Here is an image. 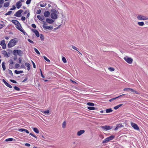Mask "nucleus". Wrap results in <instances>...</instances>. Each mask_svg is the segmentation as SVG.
<instances>
[{
    "label": "nucleus",
    "instance_id": "f257e3e1",
    "mask_svg": "<svg viewBox=\"0 0 148 148\" xmlns=\"http://www.w3.org/2000/svg\"><path fill=\"white\" fill-rule=\"evenodd\" d=\"M11 22L16 25V27L17 29L23 33H25V31L23 29L20 23L18 21L15 20H12Z\"/></svg>",
    "mask_w": 148,
    "mask_h": 148
},
{
    "label": "nucleus",
    "instance_id": "f03ea898",
    "mask_svg": "<svg viewBox=\"0 0 148 148\" xmlns=\"http://www.w3.org/2000/svg\"><path fill=\"white\" fill-rule=\"evenodd\" d=\"M18 42V41L16 38L12 39L9 41L8 44V47L10 48L14 46Z\"/></svg>",
    "mask_w": 148,
    "mask_h": 148
},
{
    "label": "nucleus",
    "instance_id": "7ed1b4c3",
    "mask_svg": "<svg viewBox=\"0 0 148 148\" xmlns=\"http://www.w3.org/2000/svg\"><path fill=\"white\" fill-rule=\"evenodd\" d=\"M51 18L54 19H56L58 17L57 14L58 13V11L55 9L51 10Z\"/></svg>",
    "mask_w": 148,
    "mask_h": 148
},
{
    "label": "nucleus",
    "instance_id": "20e7f679",
    "mask_svg": "<svg viewBox=\"0 0 148 148\" xmlns=\"http://www.w3.org/2000/svg\"><path fill=\"white\" fill-rule=\"evenodd\" d=\"M13 54L15 56H16L18 54L20 56H22L23 54V53L21 50H15L13 51Z\"/></svg>",
    "mask_w": 148,
    "mask_h": 148
},
{
    "label": "nucleus",
    "instance_id": "39448f33",
    "mask_svg": "<svg viewBox=\"0 0 148 148\" xmlns=\"http://www.w3.org/2000/svg\"><path fill=\"white\" fill-rule=\"evenodd\" d=\"M137 19L139 20H148V17L146 16L141 14H139L137 16Z\"/></svg>",
    "mask_w": 148,
    "mask_h": 148
},
{
    "label": "nucleus",
    "instance_id": "423d86ee",
    "mask_svg": "<svg viewBox=\"0 0 148 148\" xmlns=\"http://www.w3.org/2000/svg\"><path fill=\"white\" fill-rule=\"evenodd\" d=\"M114 138V136L113 135L106 138L102 142L103 143H108L109 141L113 140Z\"/></svg>",
    "mask_w": 148,
    "mask_h": 148
},
{
    "label": "nucleus",
    "instance_id": "0eeeda50",
    "mask_svg": "<svg viewBox=\"0 0 148 148\" xmlns=\"http://www.w3.org/2000/svg\"><path fill=\"white\" fill-rule=\"evenodd\" d=\"M124 91H130L132 92H133V93H136L137 94H139L140 93L139 92L134 90L133 89L130 88H125L123 90Z\"/></svg>",
    "mask_w": 148,
    "mask_h": 148
},
{
    "label": "nucleus",
    "instance_id": "6e6552de",
    "mask_svg": "<svg viewBox=\"0 0 148 148\" xmlns=\"http://www.w3.org/2000/svg\"><path fill=\"white\" fill-rule=\"evenodd\" d=\"M100 128L103 130L105 131L109 130L111 129L112 127L108 125H105V126H101Z\"/></svg>",
    "mask_w": 148,
    "mask_h": 148
},
{
    "label": "nucleus",
    "instance_id": "1a4fd4ad",
    "mask_svg": "<svg viewBox=\"0 0 148 148\" xmlns=\"http://www.w3.org/2000/svg\"><path fill=\"white\" fill-rule=\"evenodd\" d=\"M130 123L131 126L134 129L136 130H140L138 126L136 124L132 122H131Z\"/></svg>",
    "mask_w": 148,
    "mask_h": 148
},
{
    "label": "nucleus",
    "instance_id": "9d476101",
    "mask_svg": "<svg viewBox=\"0 0 148 148\" xmlns=\"http://www.w3.org/2000/svg\"><path fill=\"white\" fill-rule=\"evenodd\" d=\"M124 59L127 63L129 64H131L133 61V59L132 58H129L127 56L125 57Z\"/></svg>",
    "mask_w": 148,
    "mask_h": 148
},
{
    "label": "nucleus",
    "instance_id": "9b49d317",
    "mask_svg": "<svg viewBox=\"0 0 148 148\" xmlns=\"http://www.w3.org/2000/svg\"><path fill=\"white\" fill-rule=\"evenodd\" d=\"M23 11L22 10H20L17 11L16 13L14 14V16L19 17L21 16V14Z\"/></svg>",
    "mask_w": 148,
    "mask_h": 148
},
{
    "label": "nucleus",
    "instance_id": "f8f14e48",
    "mask_svg": "<svg viewBox=\"0 0 148 148\" xmlns=\"http://www.w3.org/2000/svg\"><path fill=\"white\" fill-rule=\"evenodd\" d=\"M0 45L2 46V48L5 49L6 48V45L5 43V40H3L0 42Z\"/></svg>",
    "mask_w": 148,
    "mask_h": 148
},
{
    "label": "nucleus",
    "instance_id": "ddd939ff",
    "mask_svg": "<svg viewBox=\"0 0 148 148\" xmlns=\"http://www.w3.org/2000/svg\"><path fill=\"white\" fill-rule=\"evenodd\" d=\"M32 31L34 33L36 36L38 37H39L40 36V34L39 32L36 29H31Z\"/></svg>",
    "mask_w": 148,
    "mask_h": 148
},
{
    "label": "nucleus",
    "instance_id": "4468645a",
    "mask_svg": "<svg viewBox=\"0 0 148 148\" xmlns=\"http://www.w3.org/2000/svg\"><path fill=\"white\" fill-rule=\"evenodd\" d=\"M42 27L45 30L47 29H53V27L51 26H47L46 25H43Z\"/></svg>",
    "mask_w": 148,
    "mask_h": 148
},
{
    "label": "nucleus",
    "instance_id": "2eb2a0df",
    "mask_svg": "<svg viewBox=\"0 0 148 148\" xmlns=\"http://www.w3.org/2000/svg\"><path fill=\"white\" fill-rule=\"evenodd\" d=\"M22 5V4L21 3V2L20 1L17 2L16 4V7L18 9L21 8Z\"/></svg>",
    "mask_w": 148,
    "mask_h": 148
},
{
    "label": "nucleus",
    "instance_id": "dca6fc26",
    "mask_svg": "<svg viewBox=\"0 0 148 148\" xmlns=\"http://www.w3.org/2000/svg\"><path fill=\"white\" fill-rule=\"evenodd\" d=\"M2 81L7 87L10 88L12 87V86L7 82L4 79H2Z\"/></svg>",
    "mask_w": 148,
    "mask_h": 148
},
{
    "label": "nucleus",
    "instance_id": "f3484780",
    "mask_svg": "<svg viewBox=\"0 0 148 148\" xmlns=\"http://www.w3.org/2000/svg\"><path fill=\"white\" fill-rule=\"evenodd\" d=\"M37 18H38V19L40 21H43V20L45 19V17L44 16H40V15H38L37 16Z\"/></svg>",
    "mask_w": 148,
    "mask_h": 148
},
{
    "label": "nucleus",
    "instance_id": "a211bd4d",
    "mask_svg": "<svg viewBox=\"0 0 148 148\" xmlns=\"http://www.w3.org/2000/svg\"><path fill=\"white\" fill-rule=\"evenodd\" d=\"M46 21L49 24H52L54 22V21L53 20L48 18L46 19Z\"/></svg>",
    "mask_w": 148,
    "mask_h": 148
},
{
    "label": "nucleus",
    "instance_id": "6ab92c4d",
    "mask_svg": "<svg viewBox=\"0 0 148 148\" xmlns=\"http://www.w3.org/2000/svg\"><path fill=\"white\" fill-rule=\"evenodd\" d=\"M18 130L19 132H23V131H25V132L26 133H27V134H29V131L25 129H23V128L20 129H19Z\"/></svg>",
    "mask_w": 148,
    "mask_h": 148
},
{
    "label": "nucleus",
    "instance_id": "aec40b11",
    "mask_svg": "<svg viewBox=\"0 0 148 148\" xmlns=\"http://www.w3.org/2000/svg\"><path fill=\"white\" fill-rule=\"evenodd\" d=\"M85 132V131L84 130H80L77 133V135L80 136L82 134L84 133Z\"/></svg>",
    "mask_w": 148,
    "mask_h": 148
},
{
    "label": "nucleus",
    "instance_id": "412c9836",
    "mask_svg": "<svg viewBox=\"0 0 148 148\" xmlns=\"http://www.w3.org/2000/svg\"><path fill=\"white\" fill-rule=\"evenodd\" d=\"M50 12L48 11H46L44 13V15L46 17H48L50 15Z\"/></svg>",
    "mask_w": 148,
    "mask_h": 148
},
{
    "label": "nucleus",
    "instance_id": "4be33fe9",
    "mask_svg": "<svg viewBox=\"0 0 148 148\" xmlns=\"http://www.w3.org/2000/svg\"><path fill=\"white\" fill-rule=\"evenodd\" d=\"M125 95V94H122V95H120L119 96H118V97H117L113 98H112V99H111L110 100H109V101L110 102H111V101L114 100L118 98H119L120 97H121L122 96H124V95Z\"/></svg>",
    "mask_w": 148,
    "mask_h": 148
},
{
    "label": "nucleus",
    "instance_id": "5701e85b",
    "mask_svg": "<svg viewBox=\"0 0 148 148\" xmlns=\"http://www.w3.org/2000/svg\"><path fill=\"white\" fill-rule=\"evenodd\" d=\"M25 65L27 67V69L28 71H29L30 69V64L26 62L25 64Z\"/></svg>",
    "mask_w": 148,
    "mask_h": 148
},
{
    "label": "nucleus",
    "instance_id": "b1692460",
    "mask_svg": "<svg viewBox=\"0 0 148 148\" xmlns=\"http://www.w3.org/2000/svg\"><path fill=\"white\" fill-rule=\"evenodd\" d=\"M2 53L5 56L7 57H9V56L8 55L7 52L5 51H2Z\"/></svg>",
    "mask_w": 148,
    "mask_h": 148
},
{
    "label": "nucleus",
    "instance_id": "393cba45",
    "mask_svg": "<svg viewBox=\"0 0 148 148\" xmlns=\"http://www.w3.org/2000/svg\"><path fill=\"white\" fill-rule=\"evenodd\" d=\"M14 73L16 74H20L23 73V71H18L16 70L15 71Z\"/></svg>",
    "mask_w": 148,
    "mask_h": 148
},
{
    "label": "nucleus",
    "instance_id": "a878e982",
    "mask_svg": "<svg viewBox=\"0 0 148 148\" xmlns=\"http://www.w3.org/2000/svg\"><path fill=\"white\" fill-rule=\"evenodd\" d=\"M137 23L138 25L140 26H143L145 25L144 22L142 21L138 22Z\"/></svg>",
    "mask_w": 148,
    "mask_h": 148
},
{
    "label": "nucleus",
    "instance_id": "bb28decb",
    "mask_svg": "<svg viewBox=\"0 0 148 148\" xmlns=\"http://www.w3.org/2000/svg\"><path fill=\"white\" fill-rule=\"evenodd\" d=\"M10 5V3L8 2H7L5 3L4 4V6L5 7H7L9 6Z\"/></svg>",
    "mask_w": 148,
    "mask_h": 148
},
{
    "label": "nucleus",
    "instance_id": "cd10ccee",
    "mask_svg": "<svg viewBox=\"0 0 148 148\" xmlns=\"http://www.w3.org/2000/svg\"><path fill=\"white\" fill-rule=\"evenodd\" d=\"M5 64V62H3L2 63V68H3V70L4 71H5V69H6Z\"/></svg>",
    "mask_w": 148,
    "mask_h": 148
},
{
    "label": "nucleus",
    "instance_id": "c85d7f7f",
    "mask_svg": "<svg viewBox=\"0 0 148 148\" xmlns=\"http://www.w3.org/2000/svg\"><path fill=\"white\" fill-rule=\"evenodd\" d=\"M34 131L36 133H39V131L36 128H33Z\"/></svg>",
    "mask_w": 148,
    "mask_h": 148
},
{
    "label": "nucleus",
    "instance_id": "c756f323",
    "mask_svg": "<svg viewBox=\"0 0 148 148\" xmlns=\"http://www.w3.org/2000/svg\"><path fill=\"white\" fill-rule=\"evenodd\" d=\"M72 48H73V49H74V50H76V51H77L79 52V53L80 54H82L80 52H79L78 51V48H77L76 47H75V46H73V45H72Z\"/></svg>",
    "mask_w": 148,
    "mask_h": 148
},
{
    "label": "nucleus",
    "instance_id": "7c9ffc66",
    "mask_svg": "<svg viewBox=\"0 0 148 148\" xmlns=\"http://www.w3.org/2000/svg\"><path fill=\"white\" fill-rule=\"evenodd\" d=\"M112 110L111 108L108 109L106 110V113H110L112 112Z\"/></svg>",
    "mask_w": 148,
    "mask_h": 148
},
{
    "label": "nucleus",
    "instance_id": "2f4dec72",
    "mask_svg": "<svg viewBox=\"0 0 148 148\" xmlns=\"http://www.w3.org/2000/svg\"><path fill=\"white\" fill-rule=\"evenodd\" d=\"M87 108L90 110H95L96 109V108L93 107H88Z\"/></svg>",
    "mask_w": 148,
    "mask_h": 148
},
{
    "label": "nucleus",
    "instance_id": "473e14b6",
    "mask_svg": "<svg viewBox=\"0 0 148 148\" xmlns=\"http://www.w3.org/2000/svg\"><path fill=\"white\" fill-rule=\"evenodd\" d=\"M66 121H64L62 124V127L63 128H65L66 127Z\"/></svg>",
    "mask_w": 148,
    "mask_h": 148
},
{
    "label": "nucleus",
    "instance_id": "72a5a7b5",
    "mask_svg": "<svg viewBox=\"0 0 148 148\" xmlns=\"http://www.w3.org/2000/svg\"><path fill=\"white\" fill-rule=\"evenodd\" d=\"M87 104L89 106H93L95 105L93 103L91 102H88L87 103Z\"/></svg>",
    "mask_w": 148,
    "mask_h": 148
},
{
    "label": "nucleus",
    "instance_id": "f704fd0d",
    "mask_svg": "<svg viewBox=\"0 0 148 148\" xmlns=\"http://www.w3.org/2000/svg\"><path fill=\"white\" fill-rule=\"evenodd\" d=\"M13 140V139L12 138H10L6 139L5 140V141L6 142L12 141Z\"/></svg>",
    "mask_w": 148,
    "mask_h": 148
},
{
    "label": "nucleus",
    "instance_id": "c9c22d12",
    "mask_svg": "<svg viewBox=\"0 0 148 148\" xmlns=\"http://www.w3.org/2000/svg\"><path fill=\"white\" fill-rule=\"evenodd\" d=\"M47 5V4L46 3H43V4L42 3H40V6L41 7H45Z\"/></svg>",
    "mask_w": 148,
    "mask_h": 148
},
{
    "label": "nucleus",
    "instance_id": "e433bc0d",
    "mask_svg": "<svg viewBox=\"0 0 148 148\" xmlns=\"http://www.w3.org/2000/svg\"><path fill=\"white\" fill-rule=\"evenodd\" d=\"M34 50L38 54H40V53L39 51L37 50V49L36 48H34Z\"/></svg>",
    "mask_w": 148,
    "mask_h": 148
},
{
    "label": "nucleus",
    "instance_id": "4c0bfd02",
    "mask_svg": "<svg viewBox=\"0 0 148 148\" xmlns=\"http://www.w3.org/2000/svg\"><path fill=\"white\" fill-rule=\"evenodd\" d=\"M20 67V65L19 64L17 63L15 65V69H17Z\"/></svg>",
    "mask_w": 148,
    "mask_h": 148
},
{
    "label": "nucleus",
    "instance_id": "58836bf2",
    "mask_svg": "<svg viewBox=\"0 0 148 148\" xmlns=\"http://www.w3.org/2000/svg\"><path fill=\"white\" fill-rule=\"evenodd\" d=\"M14 89H15V90H16L17 91H19L20 90V88H18V87L16 86H15L14 87Z\"/></svg>",
    "mask_w": 148,
    "mask_h": 148
},
{
    "label": "nucleus",
    "instance_id": "ea45409f",
    "mask_svg": "<svg viewBox=\"0 0 148 148\" xmlns=\"http://www.w3.org/2000/svg\"><path fill=\"white\" fill-rule=\"evenodd\" d=\"M108 70L111 71H114V69L113 68L110 67L108 68Z\"/></svg>",
    "mask_w": 148,
    "mask_h": 148
},
{
    "label": "nucleus",
    "instance_id": "a19ab883",
    "mask_svg": "<svg viewBox=\"0 0 148 148\" xmlns=\"http://www.w3.org/2000/svg\"><path fill=\"white\" fill-rule=\"evenodd\" d=\"M43 57L44 59L45 60H46L48 62H49L50 61V60L49 59H48L46 56H44Z\"/></svg>",
    "mask_w": 148,
    "mask_h": 148
},
{
    "label": "nucleus",
    "instance_id": "79ce46f5",
    "mask_svg": "<svg viewBox=\"0 0 148 148\" xmlns=\"http://www.w3.org/2000/svg\"><path fill=\"white\" fill-rule=\"evenodd\" d=\"M40 38L42 40H43L44 39V38L43 35L42 34H41L40 35Z\"/></svg>",
    "mask_w": 148,
    "mask_h": 148
},
{
    "label": "nucleus",
    "instance_id": "37998d69",
    "mask_svg": "<svg viewBox=\"0 0 148 148\" xmlns=\"http://www.w3.org/2000/svg\"><path fill=\"white\" fill-rule=\"evenodd\" d=\"M12 12L11 11H10L9 12H8L5 15H10L11 14Z\"/></svg>",
    "mask_w": 148,
    "mask_h": 148
},
{
    "label": "nucleus",
    "instance_id": "c03bdc74",
    "mask_svg": "<svg viewBox=\"0 0 148 148\" xmlns=\"http://www.w3.org/2000/svg\"><path fill=\"white\" fill-rule=\"evenodd\" d=\"M62 60L63 62L64 63H65L66 62V59L64 57H63L62 58Z\"/></svg>",
    "mask_w": 148,
    "mask_h": 148
},
{
    "label": "nucleus",
    "instance_id": "a18cd8bd",
    "mask_svg": "<svg viewBox=\"0 0 148 148\" xmlns=\"http://www.w3.org/2000/svg\"><path fill=\"white\" fill-rule=\"evenodd\" d=\"M117 126H118L119 128L121 127H123V125L121 124H119L117 125Z\"/></svg>",
    "mask_w": 148,
    "mask_h": 148
},
{
    "label": "nucleus",
    "instance_id": "49530a36",
    "mask_svg": "<svg viewBox=\"0 0 148 148\" xmlns=\"http://www.w3.org/2000/svg\"><path fill=\"white\" fill-rule=\"evenodd\" d=\"M31 0H27L26 2V4L27 5L29 4L30 3Z\"/></svg>",
    "mask_w": 148,
    "mask_h": 148
},
{
    "label": "nucleus",
    "instance_id": "de8ad7c7",
    "mask_svg": "<svg viewBox=\"0 0 148 148\" xmlns=\"http://www.w3.org/2000/svg\"><path fill=\"white\" fill-rule=\"evenodd\" d=\"M29 134H30V135H31V136H33L34 137H35V138H37V137L35 135H34V134H33L32 133H30Z\"/></svg>",
    "mask_w": 148,
    "mask_h": 148
},
{
    "label": "nucleus",
    "instance_id": "09e8293b",
    "mask_svg": "<svg viewBox=\"0 0 148 148\" xmlns=\"http://www.w3.org/2000/svg\"><path fill=\"white\" fill-rule=\"evenodd\" d=\"M41 10H40L39 9V10H37V12H36V13H37V14H39L41 13Z\"/></svg>",
    "mask_w": 148,
    "mask_h": 148
},
{
    "label": "nucleus",
    "instance_id": "8fccbe9b",
    "mask_svg": "<svg viewBox=\"0 0 148 148\" xmlns=\"http://www.w3.org/2000/svg\"><path fill=\"white\" fill-rule=\"evenodd\" d=\"M15 9H16V7H15V6H14V5H13L12 6V8H11L10 9V10H15Z\"/></svg>",
    "mask_w": 148,
    "mask_h": 148
},
{
    "label": "nucleus",
    "instance_id": "3c124183",
    "mask_svg": "<svg viewBox=\"0 0 148 148\" xmlns=\"http://www.w3.org/2000/svg\"><path fill=\"white\" fill-rule=\"evenodd\" d=\"M28 41L29 42H30L31 43L34 44V42H33L31 40L29 39H28Z\"/></svg>",
    "mask_w": 148,
    "mask_h": 148
},
{
    "label": "nucleus",
    "instance_id": "603ef678",
    "mask_svg": "<svg viewBox=\"0 0 148 148\" xmlns=\"http://www.w3.org/2000/svg\"><path fill=\"white\" fill-rule=\"evenodd\" d=\"M18 60H19L18 62L19 63H20V64L21 63V62H22V58H18Z\"/></svg>",
    "mask_w": 148,
    "mask_h": 148
},
{
    "label": "nucleus",
    "instance_id": "864d4df0",
    "mask_svg": "<svg viewBox=\"0 0 148 148\" xmlns=\"http://www.w3.org/2000/svg\"><path fill=\"white\" fill-rule=\"evenodd\" d=\"M26 19V18L24 16H22V17H21V20L22 21H24Z\"/></svg>",
    "mask_w": 148,
    "mask_h": 148
},
{
    "label": "nucleus",
    "instance_id": "5fc2aeb1",
    "mask_svg": "<svg viewBox=\"0 0 148 148\" xmlns=\"http://www.w3.org/2000/svg\"><path fill=\"white\" fill-rule=\"evenodd\" d=\"M10 81L12 82H13L14 83H17L14 80L12 79H10Z\"/></svg>",
    "mask_w": 148,
    "mask_h": 148
},
{
    "label": "nucleus",
    "instance_id": "6e6d98bb",
    "mask_svg": "<svg viewBox=\"0 0 148 148\" xmlns=\"http://www.w3.org/2000/svg\"><path fill=\"white\" fill-rule=\"evenodd\" d=\"M49 110H47L46 111H45L44 112V114H48V113H49Z\"/></svg>",
    "mask_w": 148,
    "mask_h": 148
},
{
    "label": "nucleus",
    "instance_id": "4d7b16f0",
    "mask_svg": "<svg viewBox=\"0 0 148 148\" xmlns=\"http://www.w3.org/2000/svg\"><path fill=\"white\" fill-rule=\"evenodd\" d=\"M32 26L34 28H36V25L34 24H32Z\"/></svg>",
    "mask_w": 148,
    "mask_h": 148
},
{
    "label": "nucleus",
    "instance_id": "13d9d810",
    "mask_svg": "<svg viewBox=\"0 0 148 148\" xmlns=\"http://www.w3.org/2000/svg\"><path fill=\"white\" fill-rule=\"evenodd\" d=\"M32 61V63L33 66V67L34 68H36V65H35L34 63Z\"/></svg>",
    "mask_w": 148,
    "mask_h": 148
},
{
    "label": "nucleus",
    "instance_id": "bf43d9fd",
    "mask_svg": "<svg viewBox=\"0 0 148 148\" xmlns=\"http://www.w3.org/2000/svg\"><path fill=\"white\" fill-rule=\"evenodd\" d=\"M14 63L13 61L12 60H10V64H12Z\"/></svg>",
    "mask_w": 148,
    "mask_h": 148
},
{
    "label": "nucleus",
    "instance_id": "052dcab7",
    "mask_svg": "<svg viewBox=\"0 0 148 148\" xmlns=\"http://www.w3.org/2000/svg\"><path fill=\"white\" fill-rule=\"evenodd\" d=\"M29 12V10H25L24 12V14H28V13Z\"/></svg>",
    "mask_w": 148,
    "mask_h": 148
},
{
    "label": "nucleus",
    "instance_id": "680f3d73",
    "mask_svg": "<svg viewBox=\"0 0 148 148\" xmlns=\"http://www.w3.org/2000/svg\"><path fill=\"white\" fill-rule=\"evenodd\" d=\"M4 26V25L0 24V29L3 27Z\"/></svg>",
    "mask_w": 148,
    "mask_h": 148
},
{
    "label": "nucleus",
    "instance_id": "e2e57ef3",
    "mask_svg": "<svg viewBox=\"0 0 148 148\" xmlns=\"http://www.w3.org/2000/svg\"><path fill=\"white\" fill-rule=\"evenodd\" d=\"M9 73L11 75H12V76L13 75V73H12V71L9 70Z\"/></svg>",
    "mask_w": 148,
    "mask_h": 148
},
{
    "label": "nucleus",
    "instance_id": "0e129e2a",
    "mask_svg": "<svg viewBox=\"0 0 148 148\" xmlns=\"http://www.w3.org/2000/svg\"><path fill=\"white\" fill-rule=\"evenodd\" d=\"M25 145L26 146L29 147L30 146V145L29 143H26L25 144Z\"/></svg>",
    "mask_w": 148,
    "mask_h": 148
},
{
    "label": "nucleus",
    "instance_id": "69168bd1",
    "mask_svg": "<svg viewBox=\"0 0 148 148\" xmlns=\"http://www.w3.org/2000/svg\"><path fill=\"white\" fill-rule=\"evenodd\" d=\"M21 68L23 69H25V67L24 65L22 64L21 66Z\"/></svg>",
    "mask_w": 148,
    "mask_h": 148
},
{
    "label": "nucleus",
    "instance_id": "338daca9",
    "mask_svg": "<svg viewBox=\"0 0 148 148\" xmlns=\"http://www.w3.org/2000/svg\"><path fill=\"white\" fill-rule=\"evenodd\" d=\"M9 68L10 69H12L13 68V66L12 64H9Z\"/></svg>",
    "mask_w": 148,
    "mask_h": 148
},
{
    "label": "nucleus",
    "instance_id": "774afa93",
    "mask_svg": "<svg viewBox=\"0 0 148 148\" xmlns=\"http://www.w3.org/2000/svg\"><path fill=\"white\" fill-rule=\"evenodd\" d=\"M30 15V13L28 12L26 18H28L29 16Z\"/></svg>",
    "mask_w": 148,
    "mask_h": 148
}]
</instances>
